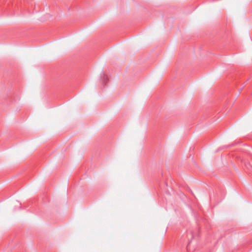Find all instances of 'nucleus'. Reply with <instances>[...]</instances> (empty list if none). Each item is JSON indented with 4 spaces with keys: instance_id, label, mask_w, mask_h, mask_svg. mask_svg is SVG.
<instances>
[{
    "instance_id": "f257e3e1",
    "label": "nucleus",
    "mask_w": 252,
    "mask_h": 252,
    "mask_svg": "<svg viewBox=\"0 0 252 252\" xmlns=\"http://www.w3.org/2000/svg\"><path fill=\"white\" fill-rule=\"evenodd\" d=\"M102 81L103 83L106 84L108 80V76L104 73L101 76Z\"/></svg>"
},
{
    "instance_id": "f03ea898",
    "label": "nucleus",
    "mask_w": 252,
    "mask_h": 252,
    "mask_svg": "<svg viewBox=\"0 0 252 252\" xmlns=\"http://www.w3.org/2000/svg\"><path fill=\"white\" fill-rule=\"evenodd\" d=\"M190 242H189V244H188L187 246V249L188 251H189V246H190Z\"/></svg>"
}]
</instances>
